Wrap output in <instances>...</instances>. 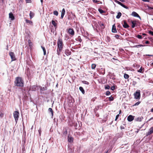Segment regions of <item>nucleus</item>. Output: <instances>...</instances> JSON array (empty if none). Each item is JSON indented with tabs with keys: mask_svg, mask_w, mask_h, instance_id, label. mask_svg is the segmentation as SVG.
<instances>
[{
	"mask_svg": "<svg viewBox=\"0 0 153 153\" xmlns=\"http://www.w3.org/2000/svg\"><path fill=\"white\" fill-rule=\"evenodd\" d=\"M15 85L18 87H23L24 82L22 78L17 77L16 78L15 81Z\"/></svg>",
	"mask_w": 153,
	"mask_h": 153,
	"instance_id": "obj_1",
	"label": "nucleus"
},
{
	"mask_svg": "<svg viewBox=\"0 0 153 153\" xmlns=\"http://www.w3.org/2000/svg\"><path fill=\"white\" fill-rule=\"evenodd\" d=\"M57 44L58 47L59 48V51H61L62 50L63 46V42L62 39H59L57 41Z\"/></svg>",
	"mask_w": 153,
	"mask_h": 153,
	"instance_id": "obj_2",
	"label": "nucleus"
},
{
	"mask_svg": "<svg viewBox=\"0 0 153 153\" xmlns=\"http://www.w3.org/2000/svg\"><path fill=\"white\" fill-rule=\"evenodd\" d=\"M134 98L136 99H140V91L138 90L134 94Z\"/></svg>",
	"mask_w": 153,
	"mask_h": 153,
	"instance_id": "obj_3",
	"label": "nucleus"
},
{
	"mask_svg": "<svg viewBox=\"0 0 153 153\" xmlns=\"http://www.w3.org/2000/svg\"><path fill=\"white\" fill-rule=\"evenodd\" d=\"M13 115L15 122L16 123L17 122L18 118L19 117V113L18 111H15L13 112Z\"/></svg>",
	"mask_w": 153,
	"mask_h": 153,
	"instance_id": "obj_4",
	"label": "nucleus"
},
{
	"mask_svg": "<svg viewBox=\"0 0 153 153\" xmlns=\"http://www.w3.org/2000/svg\"><path fill=\"white\" fill-rule=\"evenodd\" d=\"M9 55L11 57L12 61L16 60V59L15 56L13 52H10L9 53Z\"/></svg>",
	"mask_w": 153,
	"mask_h": 153,
	"instance_id": "obj_5",
	"label": "nucleus"
},
{
	"mask_svg": "<svg viewBox=\"0 0 153 153\" xmlns=\"http://www.w3.org/2000/svg\"><path fill=\"white\" fill-rule=\"evenodd\" d=\"M131 15H132V16H133L134 17H138V18H139L140 20L141 19V18L140 16L135 12L133 11L132 12V13L131 14Z\"/></svg>",
	"mask_w": 153,
	"mask_h": 153,
	"instance_id": "obj_6",
	"label": "nucleus"
},
{
	"mask_svg": "<svg viewBox=\"0 0 153 153\" xmlns=\"http://www.w3.org/2000/svg\"><path fill=\"white\" fill-rule=\"evenodd\" d=\"M153 133V126L151 127L149 129V131L148 132L146 133V135L148 136Z\"/></svg>",
	"mask_w": 153,
	"mask_h": 153,
	"instance_id": "obj_7",
	"label": "nucleus"
},
{
	"mask_svg": "<svg viewBox=\"0 0 153 153\" xmlns=\"http://www.w3.org/2000/svg\"><path fill=\"white\" fill-rule=\"evenodd\" d=\"M69 33L72 36H73L74 34V31L73 29L71 28L69 29L68 30Z\"/></svg>",
	"mask_w": 153,
	"mask_h": 153,
	"instance_id": "obj_8",
	"label": "nucleus"
},
{
	"mask_svg": "<svg viewBox=\"0 0 153 153\" xmlns=\"http://www.w3.org/2000/svg\"><path fill=\"white\" fill-rule=\"evenodd\" d=\"M134 119V117L131 115H129L127 117V120L128 121L131 122Z\"/></svg>",
	"mask_w": 153,
	"mask_h": 153,
	"instance_id": "obj_9",
	"label": "nucleus"
},
{
	"mask_svg": "<svg viewBox=\"0 0 153 153\" xmlns=\"http://www.w3.org/2000/svg\"><path fill=\"white\" fill-rule=\"evenodd\" d=\"M65 54L67 56L70 55L71 52L68 49H66L64 51Z\"/></svg>",
	"mask_w": 153,
	"mask_h": 153,
	"instance_id": "obj_10",
	"label": "nucleus"
},
{
	"mask_svg": "<svg viewBox=\"0 0 153 153\" xmlns=\"http://www.w3.org/2000/svg\"><path fill=\"white\" fill-rule=\"evenodd\" d=\"M123 26L125 28H127L129 27L128 25L127 24L126 21H123Z\"/></svg>",
	"mask_w": 153,
	"mask_h": 153,
	"instance_id": "obj_11",
	"label": "nucleus"
},
{
	"mask_svg": "<svg viewBox=\"0 0 153 153\" xmlns=\"http://www.w3.org/2000/svg\"><path fill=\"white\" fill-rule=\"evenodd\" d=\"M131 23L132 24L131 25V27L132 28H134L136 26V21H131Z\"/></svg>",
	"mask_w": 153,
	"mask_h": 153,
	"instance_id": "obj_12",
	"label": "nucleus"
},
{
	"mask_svg": "<svg viewBox=\"0 0 153 153\" xmlns=\"http://www.w3.org/2000/svg\"><path fill=\"white\" fill-rule=\"evenodd\" d=\"M65 10L64 8H63L61 12V19H63V16L65 14Z\"/></svg>",
	"mask_w": 153,
	"mask_h": 153,
	"instance_id": "obj_13",
	"label": "nucleus"
},
{
	"mask_svg": "<svg viewBox=\"0 0 153 153\" xmlns=\"http://www.w3.org/2000/svg\"><path fill=\"white\" fill-rule=\"evenodd\" d=\"M112 31L113 33H116L117 32V30L116 28V27L115 26V25H113L112 29Z\"/></svg>",
	"mask_w": 153,
	"mask_h": 153,
	"instance_id": "obj_14",
	"label": "nucleus"
},
{
	"mask_svg": "<svg viewBox=\"0 0 153 153\" xmlns=\"http://www.w3.org/2000/svg\"><path fill=\"white\" fill-rule=\"evenodd\" d=\"M9 17L12 20H13L14 19V17L13 13H9Z\"/></svg>",
	"mask_w": 153,
	"mask_h": 153,
	"instance_id": "obj_15",
	"label": "nucleus"
},
{
	"mask_svg": "<svg viewBox=\"0 0 153 153\" xmlns=\"http://www.w3.org/2000/svg\"><path fill=\"white\" fill-rule=\"evenodd\" d=\"M52 23L54 27L56 28L57 27V24L53 20L52 21Z\"/></svg>",
	"mask_w": 153,
	"mask_h": 153,
	"instance_id": "obj_16",
	"label": "nucleus"
},
{
	"mask_svg": "<svg viewBox=\"0 0 153 153\" xmlns=\"http://www.w3.org/2000/svg\"><path fill=\"white\" fill-rule=\"evenodd\" d=\"M25 21L27 23H28L29 24H30V25H32V24H33V22H32V21H31L26 19L25 20Z\"/></svg>",
	"mask_w": 153,
	"mask_h": 153,
	"instance_id": "obj_17",
	"label": "nucleus"
},
{
	"mask_svg": "<svg viewBox=\"0 0 153 153\" xmlns=\"http://www.w3.org/2000/svg\"><path fill=\"white\" fill-rule=\"evenodd\" d=\"M79 89L81 91L82 93L83 94H85V91L82 87H79Z\"/></svg>",
	"mask_w": 153,
	"mask_h": 153,
	"instance_id": "obj_18",
	"label": "nucleus"
},
{
	"mask_svg": "<svg viewBox=\"0 0 153 153\" xmlns=\"http://www.w3.org/2000/svg\"><path fill=\"white\" fill-rule=\"evenodd\" d=\"M68 141L70 142H71L73 141V138L72 137H69V136H68Z\"/></svg>",
	"mask_w": 153,
	"mask_h": 153,
	"instance_id": "obj_19",
	"label": "nucleus"
},
{
	"mask_svg": "<svg viewBox=\"0 0 153 153\" xmlns=\"http://www.w3.org/2000/svg\"><path fill=\"white\" fill-rule=\"evenodd\" d=\"M29 15L30 19H31L34 16V14L33 12L30 11Z\"/></svg>",
	"mask_w": 153,
	"mask_h": 153,
	"instance_id": "obj_20",
	"label": "nucleus"
},
{
	"mask_svg": "<svg viewBox=\"0 0 153 153\" xmlns=\"http://www.w3.org/2000/svg\"><path fill=\"white\" fill-rule=\"evenodd\" d=\"M121 13L120 12H118L117 13V15L116 16V18L118 19H119L121 17Z\"/></svg>",
	"mask_w": 153,
	"mask_h": 153,
	"instance_id": "obj_21",
	"label": "nucleus"
},
{
	"mask_svg": "<svg viewBox=\"0 0 153 153\" xmlns=\"http://www.w3.org/2000/svg\"><path fill=\"white\" fill-rule=\"evenodd\" d=\"M76 40L77 41L79 42H81L82 40L81 39V37L80 36H78L77 38H76Z\"/></svg>",
	"mask_w": 153,
	"mask_h": 153,
	"instance_id": "obj_22",
	"label": "nucleus"
},
{
	"mask_svg": "<svg viewBox=\"0 0 153 153\" xmlns=\"http://www.w3.org/2000/svg\"><path fill=\"white\" fill-rule=\"evenodd\" d=\"M145 45H134L133 47V48H139L141 47L145 46Z\"/></svg>",
	"mask_w": 153,
	"mask_h": 153,
	"instance_id": "obj_23",
	"label": "nucleus"
},
{
	"mask_svg": "<svg viewBox=\"0 0 153 153\" xmlns=\"http://www.w3.org/2000/svg\"><path fill=\"white\" fill-rule=\"evenodd\" d=\"M41 48H42V50L43 51V53H44V55H46V51L45 49V48L44 47H43L42 46H41Z\"/></svg>",
	"mask_w": 153,
	"mask_h": 153,
	"instance_id": "obj_24",
	"label": "nucleus"
},
{
	"mask_svg": "<svg viewBox=\"0 0 153 153\" xmlns=\"http://www.w3.org/2000/svg\"><path fill=\"white\" fill-rule=\"evenodd\" d=\"M36 87L35 85L32 86L30 87V89L33 91H35L36 90Z\"/></svg>",
	"mask_w": 153,
	"mask_h": 153,
	"instance_id": "obj_25",
	"label": "nucleus"
},
{
	"mask_svg": "<svg viewBox=\"0 0 153 153\" xmlns=\"http://www.w3.org/2000/svg\"><path fill=\"white\" fill-rule=\"evenodd\" d=\"M48 111H49L51 113V114L52 117H53V112L52 109L51 108H49L48 109Z\"/></svg>",
	"mask_w": 153,
	"mask_h": 153,
	"instance_id": "obj_26",
	"label": "nucleus"
},
{
	"mask_svg": "<svg viewBox=\"0 0 153 153\" xmlns=\"http://www.w3.org/2000/svg\"><path fill=\"white\" fill-rule=\"evenodd\" d=\"M143 119L142 117H138L136 119V120L137 121L140 122L142 121V119Z\"/></svg>",
	"mask_w": 153,
	"mask_h": 153,
	"instance_id": "obj_27",
	"label": "nucleus"
},
{
	"mask_svg": "<svg viewBox=\"0 0 153 153\" xmlns=\"http://www.w3.org/2000/svg\"><path fill=\"white\" fill-rule=\"evenodd\" d=\"M124 77L125 79H127L129 78V76L128 74H125L124 75Z\"/></svg>",
	"mask_w": 153,
	"mask_h": 153,
	"instance_id": "obj_28",
	"label": "nucleus"
},
{
	"mask_svg": "<svg viewBox=\"0 0 153 153\" xmlns=\"http://www.w3.org/2000/svg\"><path fill=\"white\" fill-rule=\"evenodd\" d=\"M68 153H73L74 152V150L70 148H68Z\"/></svg>",
	"mask_w": 153,
	"mask_h": 153,
	"instance_id": "obj_29",
	"label": "nucleus"
},
{
	"mask_svg": "<svg viewBox=\"0 0 153 153\" xmlns=\"http://www.w3.org/2000/svg\"><path fill=\"white\" fill-rule=\"evenodd\" d=\"M82 82L85 84L88 85L89 83L87 81H82Z\"/></svg>",
	"mask_w": 153,
	"mask_h": 153,
	"instance_id": "obj_30",
	"label": "nucleus"
},
{
	"mask_svg": "<svg viewBox=\"0 0 153 153\" xmlns=\"http://www.w3.org/2000/svg\"><path fill=\"white\" fill-rule=\"evenodd\" d=\"M96 65L95 64H93L91 65V68L92 69H94L96 67Z\"/></svg>",
	"mask_w": 153,
	"mask_h": 153,
	"instance_id": "obj_31",
	"label": "nucleus"
},
{
	"mask_svg": "<svg viewBox=\"0 0 153 153\" xmlns=\"http://www.w3.org/2000/svg\"><path fill=\"white\" fill-rule=\"evenodd\" d=\"M98 10L100 13H102L105 12L104 11L100 9H99Z\"/></svg>",
	"mask_w": 153,
	"mask_h": 153,
	"instance_id": "obj_32",
	"label": "nucleus"
},
{
	"mask_svg": "<svg viewBox=\"0 0 153 153\" xmlns=\"http://www.w3.org/2000/svg\"><path fill=\"white\" fill-rule=\"evenodd\" d=\"M53 14L56 16H57L58 14V13L57 11L55 10L54 11Z\"/></svg>",
	"mask_w": 153,
	"mask_h": 153,
	"instance_id": "obj_33",
	"label": "nucleus"
},
{
	"mask_svg": "<svg viewBox=\"0 0 153 153\" xmlns=\"http://www.w3.org/2000/svg\"><path fill=\"white\" fill-rule=\"evenodd\" d=\"M143 69L142 68V67H141L138 70V72L140 73H142L143 71Z\"/></svg>",
	"mask_w": 153,
	"mask_h": 153,
	"instance_id": "obj_34",
	"label": "nucleus"
},
{
	"mask_svg": "<svg viewBox=\"0 0 153 153\" xmlns=\"http://www.w3.org/2000/svg\"><path fill=\"white\" fill-rule=\"evenodd\" d=\"M110 88V87L109 85H105V89H109Z\"/></svg>",
	"mask_w": 153,
	"mask_h": 153,
	"instance_id": "obj_35",
	"label": "nucleus"
},
{
	"mask_svg": "<svg viewBox=\"0 0 153 153\" xmlns=\"http://www.w3.org/2000/svg\"><path fill=\"white\" fill-rule=\"evenodd\" d=\"M114 1L116 3H117L118 4L120 5H121V4L122 3L121 2H120V1H118L117 0H114Z\"/></svg>",
	"mask_w": 153,
	"mask_h": 153,
	"instance_id": "obj_36",
	"label": "nucleus"
},
{
	"mask_svg": "<svg viewBox=\"0 0 153 153\" xmlns=\"http://www.w3.org/2000/svg\"><path fill=\"white\" fill-rule=\"evenodd\" d=\"M109 100L110 101H112L114 100L113 97L111 96L109 97Z\"/></svg>",
	"mask_w": 153,
	"mask_h": 153,
	"instance_id": "obj_37",
	"label": "nucleus"
},
{
	"mask_svg": "<svg viewBox=\"0 0 153 153\" xmlns=\"http://www.w3.org/2000/svg\"><path fill=\"white\" fill-rule=\"evenodd\" d=\"M110 94H111V93L109 91H108L106 92V95L108 96V95H110Z\"/></svg>",
	"mask_w": 153,
	"mask_h": 153,
	"instance_id": "obj_38",
	"label": "nucleus"
},
{
	"mask_svg": "<svg viewBox=\"0 0 153 153\" xmlns=\"http://www.w3.org/2000/svg\"><path fill=\"white\" fill-rule=\"evenodd\" d=\"M122 7H124V8H125L126 9H128V7H127L124 4H123L122 3L120 5Z\"/></svg>",
	"mask_w": 153,
	"mask_h": 153,
	"instance_id": "obj_39",
	"label": "nucleus"
},
{
	"mask_svg": "<svg viewBox=\"0 0 153 153\" xmlns=\"http://www.w3.org/2000/svg\"><path fill=\"white\" fill-rule=\"evenodd\" d=\"M136 37H137L138 38L141 39L142 38V36L141 35H138L136 36Z\"/></svg>",
	"mask_w": 153,
	"mask_h": 153,
	"instance_id": "obj_40",
	"label": "nucleus"
},
{
	"mask_svg": "<svg viewBox=\"0 0 153 153\" xmlns=\"http://www.w3.org/2000/svg\"><path fill=\"white\" fill-rule=\"evenodd\" d=\"M140 103V102H139V101H138L134 105V106H137V105H139V104Z\"/></svg>",
	"mask_w": 153,
	"mask_h": 153,
	"instance_id": "obj_41",
	"label": "nucleus"
},
{
	"mask_svg": "<svg viewBox=\"0 0 153 153\" xmlns=\"http://www.w3.org/2000/svg\"><path fill=\"white\" fill-rule=\"evenodd\" d=\"M28 42L30 46L32 45V43L31 42V41L30 40H28Z\"/></svg>",
	"mask_w": 153,
	"mask_h": 153,
	"instance_id": "obj_42",
	"label": "nucleus"
},
{
	"mask_svg": "<svg viewBox=\"0 0 153 153\" xmlns=\"http://www.w3.org/2000/svg\"><path fill=\"white\" fill-rule=\"evenodd\" d=\"M149 33L150 34H151L153 36V32L149 30Z\"/></svg>",
	"mask_w": 153,
	"mask_h": 153,
	"instance_id": "obj_43",
	"label": "nucleus"
},
{
	"mask_svg": "<svg viewBox=\"0 0 153 153\" xmlns=\"http://www.w3.org/2000/svg\"><path fill=\"white\" fill-rule=\"evenodd\" d=\"M67 130H65L63 132V134H64L65 135H66L67 134Z\"/></svg>",
	"mask_w": 153,
	"mask_h": 153,
	"instance_id": "obj_44",
	"label": "nucleus"
},
{
	"mask_svg": "<svg viewBox=\"0 0 153 153\" xmlns=\"http://www.w3.org/2000/svg\"><path fill=\"white\" fill-rule=\"evenodd\" d=\"M119 114H118L116 116V117H115V121H116L117 120V119H118V118L119 117Z\"/></svg>",
	"mask_w": 153,
	"mask_h": 153,
	"instance_id": "obj_45",
	"label": "nucleus"
},
{
	"mask_svg": "<svg viewBox=\"0 0 153 153\" xmlns=\"http://www.w3.org/2000/svg\"><path fill=\"white\" fill-rule=\"evenodd\" d=\"M115 89L114 86H111V89L112 91H114Z\"/></svg>",
	"mask_w": 153,
	"mask_h": 153,
	"instance_id": "obj_46",
	"label": "nucleus"
},
{
	"mask_svg": "<svg viewBox=\"0 0 153 153\" xmlns=\"http://www.w3.org/2000/svg\"><path fill=\"white\" fill-rule=\"evenodd\" d=\"M120 36L118 35H116L115 36V37L117 39H119Z\"/></svg>",
	"mask_w": 153,
	"mask_h": 153,
	"instance_id": "obj_47",
	"label": "nucleus"
},
{
	"mask_svg": "<svg viewBox=\"0 0 153 153\" xmlns=\"http://www.w3.org/2000/svg\"><path fill=\"white\" fill-rule=\"evenodd\" d=\"M137 83L135 81H133L132 82V84L134 86H135L137 84Z\"/></svg>",
	"mask_w": 153,
	"mask_h": 153,
	"instance_id": "obj_48",
	"label": "nucleus"
},
{
	"mask_svg": "<svg viewBox=\"0 0 153 153\" xmlns=\"http://www.w3.org/2000/svg\"><path fill=\"white\" fill-rule=\"evenodd\" d=\"M41 131H41V128H40L38 130L39 133V135L40 136L41 135Z\"/></svg>",
	"mask_w": 153,
	"mask_h": 153,
	"instance_id": "obj_49",
	"label": "nucleus"
},
{
	"mask_svg": "<svg viewBox=\"0 0 153 153\" xmlns=\"http://www.w3.org/2000/svg\"><path fill=\"white\" fill-rule=\"evenodd\" d=\"M95 3H97L99 2V1H97V0H92Z\"/></svg>",
	"mask_w": 153,
	"mask_h": 153,
	"instance_id": "obj_50",
	"label": "nucleus"
},
{
	"mask_svg": "<svg viewBox=\"0 0 153 153\" xmlns=\"http://www.w3.org/2000/svg\"><path fill=\"white\" fill-rule=\"evenodd\" d=\"M142 0L144 2H149V0Z\"/></svg>",
	"mask_w": 153,
	"mask_h": 153,
	"instance_id": "obj_51",
	"label": "nucleus"
},
{
	"mask_svg": "<svg viewBox=\"0 0 153 153\" xmlns=\"http://www.w3.org/2000/svg\"><path fill=\"white\" fill-rule=\"evenodd\" d=\"M107 40L108 41V42L110 41V39L109 37H107Z\"/></svg>",
	"mask_w": 153,
	"mask_h": 153,
	"instance_id": "obj_52",
	"label": "nucleus"
},
{
	"mask_svg": "<svg viewBox=\"0 0 153 153\" xmlns=\"http://www.w3.org/2000/svg\"><path fill=\"white\" fill-rule=\"evenodd\" d=\"M27 3H29L30 1V0H25Z\"/></svg>",
	"mask_w": 153,
	"mask_h": 153,
	"instance_id": "obj_53",
	"label": "nucleus"
},
{
	"mask_svg": "<svg viewBox=\"0 0 153 153\" xmlns=\"http://www.w3.org/2000/svg\"><path fill=\"white\" fill-rule=\"evenodd\" d=\"M100 26H104V25L103 23H101L100 22Z\"/></svg>",
	"mask_w": 153,
	"mask_h": 153,
	"instance_id": "obj_54",
	"label": "nucleus"
},
{
	"mask_svg": "<svg viewBox=\"0 0 153 153\" xmlns=\"http://www.w3.org/2000/svg\"><path fill=\"white\" fill-rule=\"evenodd\" d=\"M153 117H152L150 119H149L148 120V121H150L151 120H153Z\"/></svg>",
	"mask_w": 153,
	"mask_h": 153,
	"instance_id": "obj_55",
	"label": "nucleus"
},
{
	"mask_svg": "<svg viewBox=\"0 0 153 153\" xmlns=\"http://www.w3.org/2000/svg\"><path fill=\"white\" fill-rule=\"evenodd\" d=\"M120 128L122 129H124V127L123 126H120Z\"/></svg>",
	"mask_w": 153,
	"mask_h": 153,
	"instance_id": "obj_56",
	"label": "nucleus"
},
{
	"mask_svg": "<svg viewBox=\"0 0 153 153\" xmlns=\"http://www.w3.org/2000/svg\"><path fill=\"white\" fill-rule=\"evenodd\" d=\"M3 114L2 113H0V117H2L3 116Z\"/></svg>",
	"mask_w": 153,
	"mask_h": 153,
	"instance_id": "obj_57",
	"label": "nucleus"
},
{
	"mask_svg": "<svg viewBox=\"0 0 153 153\" xmlns=\"http://www.w3.org/2000/svg\"><path fill=\"white\" fill-rule=\"evenodd\" d=\"M149 43V42L148 41H146L145 42V43L146 44H148Z\"/></svg>",
	"mask_w": 153,
	"mask_h": 153,
	"instance_id": "obj_58",
	"label": "nucleus"
},
{
	"mask_svg": "<svg viewBox=\"0 0 153 153\" xmlns=\"http://www.w3.org/2000/svg\"><path fill=\"white\" fill-rule=\"evenodd\" d=\"M150 111L152 112H153V108L151 109Z\"/></svg>",
	"mask_w": 153,
	"mask_h": 153,
	"instance_id": "obj_59",
	"label": "nucleus"
},
{
	"mask_svg": "<svg viewBox=\"0 0 153 153\" xmlns=\"http://www.w3.org/2000/svg\"><path fill=\"white\" fill-rule=\"evenodd\" d=\"M57 54L58 55H59V53L58 52V50H57Z\"/></svg>",
	"mask_w": 153,
	"mask_h": 153,
	"instance_id": "obj_60",
	"label": "nucleus"
},
{
	"mask_svg": "<svg viewBox=\"0 0 153 153\" xmlns=\"http://www.w3.org/2000/svg\"><path fill=\"white\" fill-rule=\"evenodd\" d=\"M7 50H8V45H7Z\"/></svg>",
	"mask_w": 153,
	"mask_h": 153,
	"instance_id": "obj_61",
	"label": "nucleus"
},
{
	"mask_svg": "<svg viewBox=\"0 0 153 153\" xmlns=\"http://www.w3.org/2000/svg\"><path fill=\"white\" fill-rule=\"evenodd\" d=\"M40 1H41V2L42 4V3H43V0H40Z\"/></svg>",
	"mask_w": 153,
	"mask_h": 153,
	"instance_id": "obj_62",
	"label": "nucleus"
},
{
	"mask_svg": "<svg viewBox=\"0 0 153 153\" xmlns=\"http://www.w3.org/2000/svg\"><path fill=\"white\" fill-rule=\"evenodd\" d=\"M121 110H120L119 111V114H121Z\"/></svg>",
	"mask_w": 153,
	"mask_h": 153,
	"instance_id": "obj_63",
	"label": "nucleus"
},
{
	"mask_svg": "<svg viewBox=\"0 0 153 153\" xmlns=\"http://www.w3.org/2000/svg\"><path fill=\"white\" fill-rule=\"evenodd\" d=\"M8 91H11L10 89H8Z\"/></svg>",
	"mask_w": 153,
	"mask_h": 153,
	"instance_id": "obj_64",
	"label": "nucleus"
}]
</instances>
